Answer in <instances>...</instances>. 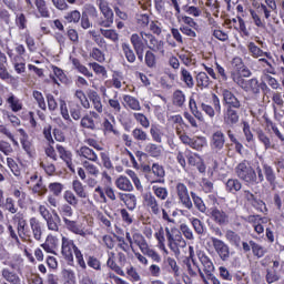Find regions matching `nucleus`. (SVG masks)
<instances>
[{"instance_id":"obj_30","label":"nucleus","mask_w":284,"mask_h":284,"mask_svg":"<svg viewBox=\"0 0 284 284\" xmlns=\"http://www.w3.org/2000/svg\"><path fill=\"white\" fill-rule=\"evenodd\" d=\"M150 134L153 143H156V144L163 143V138L165 134L162 125H160L159 123L150 124Z\"/></svg>"},{"instance_id":"obj_3","label":"nucleus","mask_w":284,"mask_h":284,"mask_svg":"<svg viewBox=\"0 0 284 284\" xmlns=\"http://www.w3.org/2000/svg\"><path fill=\"white\" fill-rule=\"evenodd\" d=\"M61 255L69 266H73L75 256L77 265L83 271L87 270L83 252L75 244L74 240L65 235L61 237Z\"/></svg>"},{"instance_id":"obj_15","label":"nucleus","mask_w":284,"mask_h":284,"mask_svg":"<svg viewBox=\"0 0 284 284\" xmlns=\"http://www.w3.org/2000/svg\"><path fill=\"white\" fill-rule=\"evenodd\" d=\"M175 194L180 204L189 211L193 210V202L191 200L190 192L183 182H178L175 184Z\"/></svg>"},{"instance_id":"obj_49","label":"nucleus","mask_w":284,"mask_h":284,"mask_svg":"<svg viewBox=\"0 0 284 284\" xmlns=\"http://www.w3.org/2000/svg\"><path fill=\"white\" fill-rule=\"evenodd\" d=\"M72 64L74 68L80 72V74L84 75L88 79L94 78L93 72H91L78 58L71 59Z\"/></svg>"},{"instance_id":"obj_9","label":"nucleus","mask_w":284,"mask_h":284,"mask_svg":"<svg viewBox=\"0 0 284 284\" xmlns=\"http://www.w3.org/2000/svg\"><path fill=\"white\" fill-rule=\"evenodd\" d=\"M165 235L168 241V246L175 254L181 253L180 248L186 246V241L183 239V235L178 229L165 227Z\"/></svg>"},{"instance_id":"obj_2","label":"nucleus","mask_w":284,"mask_h":284,"mask_svg":"<svg viewBox=\"0 0 284 284\" xmlns=\"http://www.w3.org/2000/svg\"><path fill=\"white\" fill-rule=\"evenodd\" d=\"M236 176L248 186L264 183L263 170L257 166L254 169L247 159L242 160L234 169Z\"/></svg>"},{"instance_id":"obj_41","label":"nucleus","mask_w":284,"mask_h":284,"mask_svg":"<svg viewBox=\"0 0 284 284\" xmlns=\"http://www.w3.org/2000/svg\"><path fill=\"white\" fill-rule=\"evenodd\" d=\"M72 190L75 192V196L81 200L89 199V192L85 190V185L80 180H74L72 182Z\"/></svg>"},{"instance_id":"obj_40","label":"nucleus","mask_w":284,"mask_h":284,"mask_svg":"<svg viewBox=\"0 0 284 284\" xmlns=\"http://www.w3.org/2000/svg\"><path fill=\"white\" fill-rule=\"evenodd\" d=\"M243 189V183L241 179H229L225 183V191L231 194H236Z\"/></svg>"},{"instance_id":"obj_43","label":"nucleus","mask_w":284,"mask_h":284,"mask_svg":"<svg viewBox=\"0 0 284 284\" xmlns=\"http://www.w3.org/2000/svg\"><path fill=\"white\" fill-rule=\"evenodd\" d=\"M164 267L169 270V273L174 275V278L181 276V267L174 258L168 257L164 261Z\"/></svg>"},{"instance_id":"obj_7","label":"nucleus","mask_w":284,"mask_h":284,"mask_svg":"<svg viewBox=\"0 0 284 284\" xmlns=\"http://www.w3.org/2000/svg\"><path fill=\"white\" fill-rule=\"evenodd\" d=\"M251 20L253 24L265 30L267 28V22L272 19V11L265 3H260L255 9H250Z\"/></svg>"},{"instance_id":"obj_36","label":"nucleus","mask_w":284,"mask_h":284,"mask_svg":"<svg viewBox=\"0 0 284 284\" xmlns=\"http://www.w3.org/2000/svg\"><path fill=\"white\" fill-rule=\"evenodd\" d=\"M119 199L126 205V210L134 212L136 207V196L132 193H119Z\"/></svg>"},{"instance_id":"obj_44","label":"nucleus","mask_w":284,"mask_h":284,"mask_svg":"<svg viewBox=\"0 0 284 284\" xmlns=\"http://www.w3.org/2000/svg\"><path fill=\"white\" fill-rule=\"evenodd\" d=\"M58 243H59V240L55 236L51 235L47 237L43 244H41V247L48 254H57L55 250H57Z\"/></svg>"},{"instance_id":"obj_54","label":"nucleus","mask_w":284,"mask_h":284,"mask_svg":"<svg viewBox=\"0 0 284 284\" xmlns=\"http://www.w3.org/2000/svg\"><path fill=\"white\" fill-rule=\"evenodd\" d=\"M100 34L103 38L112 41L113 43H119L120 42V33L114 29H103V28H101L100 29Z\"/></svg>"},{"instance_id":"obj_26","label":"nucleus","mask_w":284,"mask_h":284,"mask_svg":"<svg viewBox=\"0 0 284 284\" xmlns=\"http://www.w3.org/2000/svg\"><path fill=\"white\" fill-rule=\"evenodd\" d=\"M172 37L174 40H172ZM166 43L172 49H175L178 45H184V39L180 28H171V34L166 36Z\"/></svg>"},{"instance_id":"obj_14","label":"nucleus","mask_w":284,"mask_h":284,"mask_svg":"<svg viewBox=\"0 0 284 284\" xmlns=\"http://www.w3.org/2000/svg\"><path fill=\"white\" fill-rule=\"evenodd\" d=\"M143 206L152 216H160L162 211V205L159 202V199L152 193H145L143 196Z\"/></svg>"},{"instance_id":"obj_1","label":"nucleus","mask_w":284,"mask_h":284,"mask_svg":"<svg viewBox=\"0 0 284 284\" xmlns=\"http://www.w3.org/2000/svg\"><path fill=\"white\" fill-rule=\"evenodd\" d=\"M131 45L138 54V60L143 61L145 49L165 54V42L158 40L153 33L141 31L140 33H132L130 37Z\"/></svg>"},{"instance_id":"obj_57","label":"nucleus","mask_w":284,"mask_h":284,"mask_svg":"<svg viewBox=\"0 0 284 284\" xmlns=\"http://www.w3.org/2000/svg\"><path fill=\"white\" fill-rule=\"evenodd\" d=\"M132 136L138 143H145L150 141V136L143 128H135L132 130Z\"/></svg>"},{"instance_id":"obj_12","label":"nucleus","mask_w":284,"mask_h":284,"mask_svg":"<svg viewBox=\"0 0 284 284\" xmlns=\"http://www.w3.org/2000/svg\"><path fill=\"white\" fill-rule=\"evenodd\" d=\"M101 124V116L97 111H89V113L84 114L80 121V128L97 131L99 130Z\"/></svg>"},{"instance_id":"obj_45","label":"nucleus","mask_w":284,"mask_h":284,"mask_svg":"<svg viewBox=\"0 0 284 284\" xmlns=\"http://www.w3.org/2000/svg\"><path fill=\"white\" fill-rule=\"evenodd\" d=\"M31 193L38 197H44L48 193V189L43 182V178L40 176L38 182L31 187Z\"/></svg>"},{"instance_id":"obj_39","label":"nucleus","mask_w":284,"mask_h":284,"mask_svg":"<svg viewBox=\"0 0 284 284\" xmlns=\"http://www.w3.org/2000/svg\"><path fill=\"white\" fill-rule=\"evenodd\" d=\"M114 185L116 189H119L120 191H124V192H132L134 191V185L131 182V180L126 176H120L115 180Z\"/></svg>"},{"instance_id":"obj_22","label":"nucleus","mask_w":284,"mask_h":284,"mask_svg":"<svg viewBox=\"0 0 284 284\" xmlns=\"http://www.w3.org/2000/svg\"><path fill=\"white\" fill-rule=\"evenodd\" d=\"M17 132L20 134V143L22 145V149L24 150L26 154H28V156L32 159L36 154V149L32 140H30V136L24 129L20 128L17 130Z\"/></svg>"},{"instance_id":"obj_17","label":"nucleus","mask_w":284,"mask_h":284,"mask_svg":"<svg viewBox=\"0 0 284 284\" xmlns=\"http://www.w3.org/2000/svg\"><path fill=\"white\" fill-rule=\"evenodd\" d=\"M222 97H223V105L225 109H232V110H243V103L242 101L235 97L233 91L229 89H224L222 91Z\"/></svg>"},{"instance_id":"obj_5","label":"nucleus","mask_w":284,"mask_h":284,"mask_svg":"<svg viewBox=\"0 0 284 284\" xmlns=\"http://www.w3.org/2000/svg\"><path fill=\"white\" fill-rule=\"evenodd\" d=\"M231 65L234 70L231 72V79L233 82L237 83L241 89H245L247 84L245 78L252 77V71L246 67L241 57L233 58Z\"/></svg>"},{"instance_id":"obj_53","label":"nucleus","mask_w":284,"mask_h":284,"mask_svg":"<svg viewBox=\"0 0 284 284\" xmlns=\"http://www.w3.org/2000/svg\"><path fill=\"white\" fill-rule=\"evenodd\" d=\"M246 48L248 50V53L253 59H260L263 55H268L266 54L262 48H260L255 42L251 41L246 44Z\"/></svg>"},{"instance_id":"obj_56","label":"nucleus","mask_w":284,"mask_h":284,"mask_svg":"<svg viewBox=\"0 0 284 284\" xmlns=\"http://www.w3.org/2000/svg\"><path fill=\"white\" fill-rule=\"evenodd\" d=\"M7 103L9 104L10 109L13 112H19L23 109V104L21 102V99L16 97L13 93H10L7 98Z\"/></svg>"},{"instance_id":"obj_52","label":"nucleus","mask_w":284,"mask_h":284,"mask_svg":"<svg viewBox=\"0 0 284 284\" xmlns=\"http://www.w3.org/2000/svg\"><path fill=\"white\" fill-rule=\"evenodd\" d=\"M189 221L197 235H205L207 227L203 221L196 217H192Z\"/></svg>"},{"instance_id":"obj_37","label":"nucleus","mask_w":284,"mask_h":284,"mask_svg":"<svg viewBox=\"0 0 284 284\" xmlns=\"http://www.w3.org/2000/svg\"><path fill=\"white\" fill-rule=\"evenodd\" d=\"M144 151L152 159H159L163 154V145L150 142L144 146Z\"/></svg>"},{"instance_id":"obj_55","label":"nucleus","mask_w":284,"mask_h":284,"mask_svg":"<svg viewBox=\"0 0 284 284\" xmlns=\"http://www.w3.org/2000/svg\"><path fill=\"white\" fill-rule=\"evenodd\" d=\"M180 80L186 84V88L193 89L195 85L192 73L185 68H181Z\"/></svg>"},{"instance_id":"obj_11","label":"nucleus","mask_w":284,"mask_h":284,"mask_svg":"<svg viewBox=\"0 0 284 284\" xmlns=\"http://www.w3.org/2000/svg\"><path fill=\"white\" fill-rule=\"evenodd\" d=\"M201 109L206 116L213 120L216 114H221V99L216 94H212L207 101L201 103Z\"/></svg>"},{"instance_id":"obj_32","label":"nucleus","mask_w":284,"mask_h":284,"mask_svg":"<svg viewBox=\"0 0 284 284\" xmlns=\"http://www.w3.org/2000/svg\"><path fill=\"white\" fill-rule=\"evenodd\" d=\"M1 278L8 284H21V277L14 271H10L9 267L1 270Z\"/></svg>"},{"instance_id":"obj_60","label":"nucleus","mask_w":284,"mask_h":284,"mask_svg":"<svg viewBox=\"0 0 284 284\" xmlns=\"http://www.w3.org/2000/svg\"><path fill=\"white\" fill-rule=\"evenodd\" d=\"M122 51L125 55L126 62L134 63L136 61V55H135L134 49L131 47V44L123 42Z\"/></svg>"},{"instance_id":"obj_33","label":"nucleus","mask_w":284,"mask_h":284,"mask_svg":"<svg viewBox=\"0 0 284 284\" xmlns=\"http://www.w3.org/2000/svg\"><path fill=\"white\" fill-rule=\"evenodd\" d=\"M171 101L173 106L183 110L186 103V97L183 93V90L176 89L172 94Z\"/></svg>"},{"instance_id":"obj_48","label":"nucleus","mask_w":284,"mask_h":284,"mask_svg":"<svg viewBox=\"0 0 284 284\" xmlns=\"http://www.w3.org/2000/svg\"><path fill=\"white\" fill-rule=\"evenodd\" d=\"M190 196L193 201L195 210L202 214H205L207 212V206L204 203V200L201 196H199L195 192H190Z\"/></svg>"},{"instance_id":"obj_19","label":"nucleus","mask_w":284,"mask_h":284,"mask_svg":"<svg viewBox=\"0 0 284 284\" xmlns=\"http://www.w3.org/2000/svg\"><path fill=\"white\" fill-rule=\"evenodd\" d=\"M186 266L190 276H196L197 274H200L202 278H204V273L196 262L194 246H189V257Z\"/></svg>"},{"instance_id":"obj_34","label":"nucleus","mask_w":284,"mask_h":284,"mask_svg":"<svg viewBox=\"0 0 284 284\" xmlns=\"http://www.w3.org/2000/svg\"><path fill=\"white\" fill-rule=\"evenodd\" d=\"M47 226L48 230L51 232H59L60 231V226H61V219L59 213L53 210L52 211V215H50L47 220Z\"/></svg>"},{"instance_id":"obj_31","label":"nucleus","mask_w":284,"mask_h":284,"mask_svg":"<svg viewBox=\"0 0 284 284\" xmlns=\"http://www.w3.org/2000/svg\"><path fill=\"white\" fill-rule=\"evenodd\" d=\"M263 171H264L265 180L267 181L270 186L273 190L276 189V186H277V178H276V173H275L274 169L272 168V165H268L267 163H264L262 172Z\"/></svg>"},{"instance_id":"obj_62","label":"nucleus","mask_w":284,"mask_h":284,"mask_svg":"<svg viewBox=\"0 0 284 284\" xmlns=\"http://www.w3.org/2000/svg\"><path fill=\"white\" fill-rule=\"evenodd\" d=\"M62 284H77V275L72 268H62Z\"/></svg>"},{"instance_id":"obj_59","label":"nucleus","mask_w":284,"mask_h":284,"mask_svg":"<svg viewBox=\"0 0 284 284\" xmlns=\"http://www.w3.org/2000/svg\"><path fill=\"white\" fill-rule=\"evenodd\" d=\"M89 67L93 70L94 74L98 77H101L103 79H108V70L103 64L94 61V62H89Z\"/></svg>"},{"instance_id":"obj_46","label":"nucleus","mask_w":284,"mask_h":284,"mask_svg":"<svg viewBox=\"0 0 284 284\" xmlns=\"http://www.w3.org/2000/svg\"><path fill=\"white\" fill-rule=\"evenodd\" d=\"M159 51H153V49H149V51L144 54V63L150 69L158 68V55Z\"/></svg>"},{"instance_id":"obj_29","label":"nucleus","mask_w":284,"mask_h":284,"mask_svg":"<svg viewBox=\"0 0 284 284\" xmlns=\"http://www.w3.org/2000/svg\"><path fill=\"white\" fill-rule=\"evenodd\" d=\"M29 225H30V229L32 231L33 239L36 241H41L42 240V235H43V231H44L43 223L39 219H37V217H31L29 220Z\"/></svg>"},{"instance_id":"obj_64","label":"nucleus","mask_w":284,"mask_h":284,"mask_svg":"<svg viewBox=\"0 0 284 284\" xmlns=\"http://www.w3.org/2000/svg\"><path fill=\"white\" fill-rule=\"evenodd\" d=\"M124 102L126 103V106L133 111H140L142 110L140 101L132 97V95H124L123 97Z\"/></svg>"},{"instance_id":"obj_51","label":"nucleus","mask_w":284,"mask_h":284,"mask_svg":"<svg viewBox=\"0 0 284 284\" xmlns=\"http://www.w3.org/2000/svg\"><path fill=\"white\" fill-rule=\"evenodd\" d=\"M53 74H50L51 81L55 84H59V81L65 83L68 77L64 71L58 67H52Z\"/></svg>"},{"instance_id":"obj_10","label":"nucleus","mask_w":284,"mask_h":284,"mask_svg":"<svg viewBox=\"0 0 284 284\" xmlns=\"http://www.w3.org/2000/svg\"><path fill=\"white\" fill-rule=\"evenodd\" d=\"M181 22L180 32L191 40L196 39V32L200 30V26L197 24L196 20L189 16H182Z\"/></svg>"},{"instance_id":"obj_25","label":"nucleus","mask_w":284,"mask_h":284,"mask_svg":"<svg viewBox=\"0 0 284 284\" xmlns=\"http://www.w3.org/2000/svg\"><path fill=\"white\" fill-rule=\"evenodd\" d=\"M226 138L223 131L216 130L215 133H213V135L211 136L210 145L213 151L220 152L221 150H223Z\"/></svg>"},{"instance_id":"obj_50","label":"nucleus","mask_w":284,"mask_h":284,"mask_svg":"<svg viewBox=\"0 0 284 284\" xmlns=\"http://www.w3.org/2000/svg\"><path fill=\"white\" fill-rule=\"evenodd\" d=\"M189 110L191 111V114L194 115L200 122H205V116L201 111H199L194 97L189 98Z\"/></svg>"},{"instance_id":"obj_8","label":"nucleus","mask_w":284,"mask_h":284,"mask_svg":"<svg viewBox=\"0 0 284 284\" xmlns=\"http://www.w3.org/2000/svg\"><path fill=\"white\" fill-rule=\"evenodd\" d=\"M97 6L100 9V17L97 18L95 23L101 28H111L114 23V12L108 1L97 0Z\"/></svg>"},{"instance_id":"obj_21","label":"nucleus","mask_w":284,"mask_h":284,"mask_svg":"<svg viewBox=\"0 0 284 284\" xmlns=\"http://www.w3.org/2000/svg\"><path fill=\"white\" fill-rule=\"evenodd\" d=\"M55 150L59 153V156L62 160V162L65 163L68 170L71 173H75L72 152L70 150H68L67 146L59 144V143L55 144Z\"/></svg>"},{"instance_id":"obj_38","label":"nucleus","mask_w":284,"mask_h":284,"mask_svg":"<svg viewBox=\"0 0 284 284\" xmlns=\"http://www.w3.org/2000/svg\"><path fill=\"white\" fill-rule=\"evenodd\" d=\"M225 239H226V242L236 247V248H240L241 245H242V237L239 233L234 232L232 229H227L226 232H225Z\"/></svg>"},{"instance_id":"obj_42","label":"nucleus","mask_w":284,"mask_h":284,"mask_svg":"<svg viewBox=\"0 0 284 284\" xmlns=\"http://www.w3.org/2000/svg\"><path fill=\"white\" fill-rule=\"evenodd\" d=\"M34 4L38 10V19H50L51 12L49 11L45 0H34Z\"/></svg>"},{"instance_id":"obj_47","label":"nucleus","mask_w":284,"mask_h":284,"mask_svg":"<svg viewBox=\"0 0 284 284\" xmlns=\"http://www.w3.org/2000/svg\"><path fill=\"white\" fill-rule=\"evenodd\" d=\"M92 197L95 203L99 204H106L108 203V197L105 195V189L102 185H97L93 193Z\"/></svg>"},{"instance_id":"obj_23","label":"nucleus","mask_w":284,"mask_h":284,"mask_svg":"<svg viewBox=\"0 0 284 284\" xmlns=\"http://www.w3.org/2000/svg\"><path fill=\"white\" fill-rule=\"evenodd\" d=\"M77 155L80 158V160H84L83 162H91V163H97L99 164V156L94 152L93 149H90L89 145H81L79 150H77Z\"/></svg>"},{"instance_id":"obj_18","label":"nucleus","mask_w":284,"mask_h":284,"mask_svg":"<svg viewBox=\"0 0 284 284\" xmlns=\"http://www.w3.org/2000/svg\"><path fill=\"white\" fill-rule=\"evenodd\" d=\"M63 225L69 232L75 235H80L83 239H87V236L94 234L92 229L82 227V225L78 221L68 219L65 222H63Z\"/></svg>"},{"instance_id":"obj_6","label":"nucleus","mask_w":284,"mask_h":284,"mask_svg":"<svg viewBox=\"0 0 284 284\" xmlns=\"http://www.w3.org/2000/svg\"><path fill=\"white\" fill-rule=\"evenodd\" d=\"M141 172L150 184H165V168L162 164H141Z\"/></svg>"},{"instance_id":"obj_27","label":"nucleus","mask_w":284,"mask_h":284,"mask_svg":"<svg viewBox=\"0 0 284 284\" xmlns=\"http://www.w3.org/2000/svg\"><path fill=\"white\" fill-rule=\"evenodd\" d=\"M88 97L93 109L95 110V113L99 115L102 114L104 109H103L102 98L100 97L99 92L97 90L90 89L88 91Z\"/></svg>"},{"instance_id":"obj_4","label":"nucleus","mask_w":284,"mask_h":284,"mask_svg":"<svg viewBox=\"0 0 284 284\" xmlns=\"http://www.w3.org/2000/svg\"><path fill=\"white\" fill-rule=\"evenodd\" d=\"M125 239L131 248H133L135 244L139 247L140 252L143 255H146L153 262L160 263L162 261L160 253L151 245H149V242L145 240V236L143 234L136 232L133 235H131L130 232H126Z\"/></svg>"},{"instance_id":"obj_24","label":"nucleus","mask_w":284,"mask_h":284,"mask_svg":"<svg viewBox=\"0 0 284 284\" xmlns=\"http://www.w3.org/2000/svg\"><path fill=\"white\" fill-rule=\"evenodd\" d=\"M196 256L202 264L203 272L205 275H209L215 271V266L212 260L210 258V255H207L205 251L196 250Z\"/></svg>"},{"instance_id":"obj_58","label":"nucleus","mask_w":284,"mask_h":284,"mask_svg":"<svg viewBox=\"0 0 284 284\" xmlns=\"http://www.w3.org/2000/svg\"><path fill=\"white\" fill-rule=\"evenodd\" d=\"M197 87L200 89H209L211 84L210 75L206 72H199L197 75L195 77Z\"/></svg>"},{"instance_id":"obj_13","label":"nucleus","mask_w":284,"mask_h":284,"mask_svg":"<svg viewBox=\"0 0 284 284\" xmlns=\"http://www.w3.org/2000/svg\"><path fill=\"white\" fill-rule=\"evenodd\" d=\"M213 248L215 250L216 255L220 257L221 261L227 262L231 258V247L226 244L225 241L211 236L210 237Z\"/></svg>"},{"instance_id":"obj_16","label":"nucleus","mask_w":284,"mask_h":284,"mask_svg":"<svg viewBox=\"0 0 284 284\" xmlns=\"http://www.w3.org/2000/svg\"><path fill=\"white\" fill-rule=\"evenodd\" d=\"M264 54L261 58L257 59L256 64L257 68L262 71H264V74H271V75H276V69L274 67L275 60L272 55V52H264Z\"/></svg>"},{"instance_id":"obj_35","label":"nucleus","mask_w":284,"mask_h":284,"mask_svg":"<svg viewBox=\"0 0 284 284\" xmlns=\"http://www.w3.org/2000/svg\"><path fill=\"white\" fill-rule=\"evenodd\" d=\"M115 258H116L115 252L113 251L108 252L106 267L120 276H125V273L122 271L121 266L116 264Z\"/></svg>"},{"instance_id":"obj_63","label":"nucleus","mask_w":284,"mask_h":284,"mask_svg":"<svg viewBox=\"0 0 284 284\" xmlns=\"http://www.w3.org/2000/svg\"><path fill=\"white\" fill-rule=\"evenodd\" d=\"M58 212L62 217V222L70 220V217H72L74 214L72 206H70L69 204H62L61 206H59Z\"/></svg>"},{"instance_id":"obj_20","label":"nucleus","mask_w":284,"mask_h":284,"mask_svg":"<svg viewBox=\"0 0 284 284\" xmlns=\"http://www.w3.org/2000/svg\"><path fill=\"white\" fill-rule=\"evenodd\" d=\"M242 110L224 108L223 123L226 128H234L241 120Z\"/></svg>"},{"instance_id":"obj_28","label":"nucleus","mask_w":284,"mask_h":284,"mask_svg":"<svg viewBox=\"0 0 284 284\" xmlns=\"http://www.w3.org/2000/svg\"><path fill=\"white\" fill-rule=\"evenodd\" d=\"M210 215L213 221H215V223L220 226L227 225V223L230 222V216L227 215V213L216 206L211 209Z\"/></svg>"},{"instance_id":"obj_61","label":"nucleus","mask_w":284,"mask_h":284,"mask_svg":"<svg viewBox=\"0 0 284 284\" xmlns=\"http://www.w3.org/2000/svg\"><path fill=\"white\" fill-rule=\"evenodd\" d=\"M205 146H207V139L204 136H195L192 138L190 148L196 151H202Z\"/></svg>"}]
</instances>
